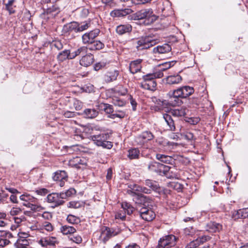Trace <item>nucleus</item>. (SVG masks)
<instances>
[{
  "mask_svg": "<svg viewBox=\"0 0 248 248\" xmlns=\"http://www.w3.org/2000/svg\"><path fill=\"white\" fill-rule=\"evenodd\" d=\"M141 59H137L131 62L129 64V70L130 72L134 74L140 71L141 68Z\"/></svg>",
  "mask_w": 248,
  "mask_h": 248,
  "instance_id": "f3484780",
  "label": "nucleus"
},
{
  "mask_svg": "<svg viewBox=\"0 0 248 248\" xmlns=\"http://www.w3.org/2000/svg\"><path fill=\"white\" fill-rule=\"evenodd\" d=\"M132 30V27L129 24L120 25L117 27L116 31L117 33L122 35L129 32Z\"/></svg>",
  "mask_w": 248,
  "mask_h": 248,
  "instance_id": "b1692460",
  "label": "nucleus"
},
{
  "mask_svg": "<svg viewBox=\"0 0 248 248\" xmlns=\"http://www.w3.org/2000/svg\"><path fill=\"white\" fill-rule=\"evenodd\" d=\"M76 193V190L73 188H70L67 190H66L65 192H61V198H62V200H63L66 199L68 197L75 195Z\"/></svg>",
  "mask_w": 248,
  "mask_h": 248,
  "instance_id": "58836bf2",
  "label": "nucleus"
},
{
  "mask_svg": "<svg viewBox=\"0 0 248 248\" xmlns=\"http://www.w3.org/2000/svg\"><path fill=\"white\" fill-rule=\"evenodd\" d=\"M163 118L169 127V130L171 131H175L176 130L174 120H173L171 116L168 114L165 113L163 114Z\"/></svg>",
  "mask_w": 248,
  "mask_h": 248,
  "instance_id": "412c9836",
  "label": "nucleus"
},
{
  "mask_svg": "<svg viewBox=\"0 0 248 248\" xmlns=\"http://www.w3.org/2000/svg\"><path fill=\"white\" fill-rule=\"evenodd\" d=\"M129 100L130 104L132 106L133 110L134 111H135L136 110V107L137 105L136 100L134 99H133V98L131 96H130Z\"/></svg>",
  "mask_w": 248,
  "mask_h": 248,
  "instance_id": "774afa93",
  "label": "nucleus"
},
{
  "mask_svg": "<svg viewBox=\"0 0 248 248\" xmlns=\"http://www.w3.org/2000/svg\"><path fill=\"white\" fill-rule=\"evenodd\" d=\"M94 61L93 55L90 53H87V52L82 56L79 60V63L83 66L88 67L93 63Z\"/></svg>",
  "mask_w": 248,
  "mask_h": 248,
  "instance_id": "2eb2a0df",
  "label": "nucleus"
},
{
  "mask_svg": "<svg viewBox=\"0 0 248 248\" xmlns=\"http://www.w3.org/2000/svg\"><path fill=\"white\" fill-rule=\"evenodd\" d=\"M46 240V242L48 246H54L56 244L58 243V242L56 240V238L54 237H45Z\"/></svg>",
  "mask_w": 248,
  "mask_h": 248,
  "instance_id": "3c124183",
  "label": "nucleus"
},
{
  "mask_svg": "<svg viewBox=\"0 0 248 248\" xmlns=\"http://www.w3.org/2000/svg\"><path fill=\"white\" fill-rule=\"evenodd\" d=\"M171 50V46L168 44H164L161 46H158L153 48L154 53L164 54L170 52Z\"/></svg>",
  "mask_w": 248,
  "mask_h": 248,
  "instance_id": "a211bd4d",
  "label": "nucleus"
},
{
  "mask_svg": "<svg viewBox=\"0 0 248 248\" xmlns=\"http://www.w3.org/2000/svg\"><path fill=\"white\" fill-rule=\"evenodd\" d=\"M154 138L153 134L150 131H144L135 138V142L139 145H142Z\"/></svg>",
  "mask_w": 248,
  "mask_h": 248,
  "instance_id": "f8f14e48",
  "label": "nucleus"
},
{
  "mask_svg": "<svg viewBox=\"0 0 248 248\" xmlns=\"http://www.w3.org/2000/svg\"><path fill=\"white\" fill-rule=\"evenodd\" d=\"M177 237L174 235H166L161 238L158 241V248H170L176 244Z\"/></svg>",
  "mask_w": 248,
  "mask_h": 248,
  "instance_id": "0eeeda50",
  "label": "nucleus"
},
{
  "mask_svg": "<svg viewBox=\"0 0 248 248\" xmlns=\"http://www.w3.org/2000/svg\"><path fill=\"white\" fill-rule=\"evenodd\" d=\"M232 217L234 220L248 217V208H243L237 211H234L232 214Z\"/></svg>",
  "mask_w": 248,
  "mask_h": 248,
  "instance_id": "dca6fc26",
  "label": "nucleus"
},
{
  "mask_svg": "<svg viewBox=\"0 0 248 248\" xmlns=\"http://www.w3.org/2000/svg\"><path fill=\"white\" fill-rule=\"evenodd\" d=\"M67 177V173L65 171H57L55 172L53 176V179L55 181H58L62 180H66Z\"/></svg>",
  "mask_w": 248,
  "mask_h": 248,
  "instance_id": "473e14b6",
  "label": "nucleus"
},
{
  "mask_svg": "<svg viewBox=\"0 0 248 248\" xmlns=\"http://www.w3.org/2000/svg\"><path fill=\"white\" fill-rule=\"evenodd\" d=\"M29 241L24 238H19L17 239L15 245L16 248H26L29 245Z\"/></svg>",
  "mask_w": 248,
  "mask_h": 248,
  "instance_id": "f704fd0d",
  "label": "nucleus"
},
{
  "mask_svg": "<svg viewBox=\"0 0 248 248\" xmlns=\"http://www.w3.org/2000/svg\"><path fill=\"white\" fill-rule=\"evenodd\" d=\"M155 77L153 74H148L143 76V81H146L147 80H155Z\"/></svg>",
  "mask_w": 248,
  "mask_h": 248,
  "instance_id": "680f3d73",
  "label": "nucleus"
},
{
  "mask_svg": "<svg viewBox=\"0 0 248 248\" xmlns=\"http://www.w3.org/2000/svg\"><path fill=\"white\" fill-rule=\"evenodd\" d=\"M120 232L119 229L110 228L108 227H104L102 229L101 236L103 237L104 242H106L111 237L114 236Z\"/></svg>",
  "mask_w": 248,
  "mask_h": 248,
  "instance_id": "9d476101",
  "label": "nucleus"
},
{
  "mask_svg": "<svg viewBox=\"0 0 248 248\" xmlns=\"http://www.w3.org/2000/svg\"><path fill=\"white\" fill-rule=\"evenodd\" d=\"M167 95L168 97L167 105L176 106L182 104V101L181 98H183L181 87L176 90L170 91Z\"/></svg>",
  "mask_w": 248,
  "mask_h": 248,
  "instance_id": "20e7f679",
  "label": "nucleus"
},
{
  "mask_svg": "<svg viewBox=\"0 0 248 248\" xmlns=\"http://www.w3.org/2000/svg\"><path fill=\"white\" fill-rule=\"evenodd\" d=\"M110 135L108 133H101L98 135H94L91 136L94 143L98 146H102L104 148L111 149L112 146L111 142L108 141Z\"/></svg>",
  "mask_w": 248,
  "mask_h": 248,
  "instance_id": "7ed1b4c3",
  "label": "nucleus"
},
{
  "mask_svg": "<svg viewBox=\"0 0 248 248\" xmlns=\"http://www.w3.org/2000/svg\"><path fill=\"white\" fill-rule=\"evenodd\" d=\"M78 22L73 21L64 25L62 28L64 32H78Z\"/></svg>",
  "mask_w": 248,
  "mask_h": 248,
  "instance_id": "6ab92c4d",
  "label": "nucleus"
},
{
  "mask_svg": "<svg viewBox=\"0 0 248 248\" xmlns=\"http://www.w3.org/2000/svg\"><path fill=\"white\" fill-rule=\"evenodd\" d=\"M10 243V241L6 239H0V247L3 248Z\"/></svg>",
  "mask_w": 248,
  "mask_h": 248,
  "instance_id": "338daca9",
  "label": "nucleus"
},
{
  "mask_svg": "<svg viewBox=\"0 0 248 248\" xmlns=\"http://www.w3.org/2000/svg\"><path fill=\"white\" fill-rule=\"evenodd\" d=\"M135 19L141 20L144 19V24L150 25L155 21L158 16L154 14L153 11L151 8L144 9L137 12L134 14Z\"/></svg>",
  "mask_w": 248,
  "mask_h": 248,
  "instance_id": "f03ea898",
  "label": "nucleus"
},
{
  "mask_svg": "<svg viewBox=\"0 0 248 248\" xmlns=\"http://www.w3.org/2000/svg\"><path fill=\"white\" fill-rule=\"evenodd\" d=\"M103 3L111 8L117 5V0H101Z\"/></svg>",
  "mask_w": 248,
  "mask_h": 248,
  "instance_id": "09e8293b",
  "label": "nucleus"
},
{
  "mask_svg": "<svg viewBox=\"0 0 248 248\" xmlns=\"http://www.w3.org/2000/svg\"><path fill=\"white\" fill-rule=\"evenodd\" d=\"M156 43L157 41L151 36H142L138 39L136 47L138 50H142L150 48Z\"/></svg>",
  "mask_w": 248,
  "mask_h": 248,
  "instance_id": "39448f33",
  "label": "nucleus"
},
{
  "mask_svg": "<svg viewBox=\"0 0 248 248\" xmlns=\"http://www.w3.org/2000/svg\"><path fill=\"white\" fill-rule=\"evenodd\" d=\"M47 199L48 202L54 204V207L62 205L64 202V201L61 198V193H52L49 194L47 196Z\"/></svg>",
  "mask_w": 248,
  "mask_h": 248,
  "instance_id": "ddd939ff",
  "label": "nucleus"
},
{
  "mask_svg": "<svg viewBox=\"0 0 248 248\" xmlns=\"http://www.w3.org/2000/svg\"><path fill=\"white\" fill-rule=\"evenodd\" d=\"M141 186L135 184H130L128 186L130 189L127 190V192L128 194L134 196L136 195L140 196L137 193L140 192Z\"/></svg>",
  "mask_w": 248,
  "mask_h": 248,
  "instance_id": "a878e982",
  "label": "nucleus"
},
{
  "mask_svg": "<svg viewBox=\"0 0 248 248\" xmlns=\"http://www.w3.org/2000/svg\"><path fill=\"white\" fill-rule=\"evenodd\" d=\"M183 138L188 141H193L196 140V138L194 136L193 134L190 132H186L182 135Z\"/></svg>",
  "mask_w": 248,
  "mask_h": 248,
  "instance_id": "de8ad7c7",
  "label": "nucleus"
},
{
  "mask_svg": "<svg viewBox=\"0 0 248 248\" xmlns=\"http://www.w3.org/2000/svg\"><path fill=\"white\" fill-rule=\"evenodd\" d=\"M158 66L160 68V69L163 72L167 70L168 69L171 67V62H167L162 64H159Z\"/></svg>",
  "mask_w": 248,
  "mask_h": 248,
  "instance_id": "6e6d98bb",
  "label": "nucleus"
},
{
  "mask_svg": "<svg viewBox=\"0 0 248 248\" xmlns=\"http://www.w3.org/2000/svg\"><path fill=\"white\" fill-rule=\"evenodd\" d=\"M90 25V23L87 22H83L79 23L78 22V32L83 31L85 30H87Z\"/></svg>",
  "mask_w": 248,
  "mask_h": 248,
  "instance_id": "49530a36",
  "label": "nucleus"
},
{
  "mask_svg": "<svg viewBox=\"0 0 248 248\" xmlns=\"http://www.w3.org/2000/svg\"><path fill=\"white\" fill-rule=\"evenodd\" d=\"M42 227L48 232H51L53 230L52 224L49 222L45 221L44 222Z\"/></svg>",
  "mask_w": 248,
  "mask_h": 248,
  "instance_id": "13d9d810",
  "label": "nucleus"
},
{
  "mask_svg": "<svg viewBox=\"0 0 248 248\" xmlns=\"http://www.w3.org/2000/svg\"><path fill=\"white\" fill-rule=\"evenodd\" d=\"M182 80V77L179 75L169 76L166 78V83L169 84H178L180 83Z\"/></svg>",
  "mask_w": 248,
  "mask_h": 248,
  "instance_id": "bb28decb",
  "label": "nucleus"
},
{
  "mask_svg": "<svg viewBox=\"0 0 248 248\" xmlns=\"http://www.w3.org/2000/svg\"><path fill=\"white\" fill-rule=\"evenodd\" d=\"M84 203L80 201H71L68 202L67 207L69 208H78L83 206Z\"/></svg>",
  "mask_w": 248,
  "mask_h": 248,
  "instance_id": "37998d69",
  "label": "nucleus"
},
{
  "mask_svg": "<svg viewBox=\"0 0 248 248\" xmlns=\"http://www.w3.org/2000/svg\"><path fill=\"white\" fill-rule=\"evenodd\" d=\"M100 32V31L99 29H96L85 33L82 36V43L86 45V46H88L89 47L95 40V38L99 35Z\"/></svg>",
  "mask_w": 248,
  "mask_h": 248,
  "instance_id": "1a4fd4ad",
  "label": "nucleus"
},
{
  "mask_svg": "<svg viewBox=\"0 0 248 248\" xmlns=\"http://www.w3.org/2000/svg\"><path fill=\"white\" fill-rule=\"evenodd\" d=\"M60 11V9L58 7L55 6H53L52 7H49L47 8L46 11H44V12L43 14H42V16H43V15H46L48 16V18H50L51 17L56 16L59 14Z\"/></svg>",
  "mask_w": 248,
  "mask_h": 248,
  "instance_id": "4be33fe9",
  "label": "nucleus"
},
{
  "mask_svg": "<svg viewBox=\"0 0 248 248\" xmlns=\"http://www.w3.org/2000/svg\"><path fill=\"white\" fill-rule=\"evenodd\" d=\"M70 239L77 244H80L82 241L81 237L79 235H72Z\"/></svg>",
  "mask_w": 248,
  "mask_h": 248,
  "instance_id": "5fc2aeb1",
  "label": "nucleus"
},
{
  "mask_svg": "<svg viewBox=\"0 0 248 248\" xmlns=\"http://www.w3.org/2000/svg\"><path fill=\"white\" fill-rule=\"evenodd\" d=\"M140 217L147 221L153 220L155 217V214L151 207L144 204L140 205L137 208Z\"/></svg>",
  "mask_w": 248,
  "mask_h": 248,
  "instance_id": "423d86ee",
  "label": "nucleus"
},
{
  "mask_svg": "<svg viewBox=\"0 0 248 248\" xmlns=\"http://www.w3.org/2000/svg\"><path fill=\"white\" fill-rule=\"evenodd\" d=\"M182 98H185L191 95L194 92L193 88L186 86L181 87Z\"/></svg>",
  "mask_w": 248,
  "mask_h": 248,
  "instance_id": "2f4dec72",
  "label": "nucleus"
},
{
  "mask_svg": "<svg viewBox=\"0 0 248 248\" xmlns=\"http://www.w3.org/2000/svg\"><path fill=\"white\" fill-rule=\"evenodd\" d=\"M52 46L57 48L58 50H61L63 47V45L60 40H56L53 41L52 44Z\"/></svg>",
  "mask_w": 248,
  "mask_h": 248,
  "instance_id": "603ef678",
  "label": "nucleus"
},
{
  "mask_svg": "<svg viewBox=\"0 0 248 248\" xmlns=\"http://www.w3.org/2000/svg\"><path fill=\"white\" fill-rule=\"evenodd\" d=\"M69 164L72 167L83 169L87 166V160L83 157L76 156L69 160Z\"/></svg>",
  "mask_w": 248,
  "mask_h": 248,
  "instance_id": "9b49d317",
  "label": "nucleus"
},
{
  "mask_svg": "<svg viewBox=\"0 0 248 248\" xmlns=\"http://www.w3.org/2000/svg\"><path fill=\"white\" fill-rule=\"evenodd\" d=\"M122 206L128 215L132 214L134 210V208L127 203H123Z\"/></svg>",
  "mask_w": 248,
  "mask_h": 248,
  "instance_id": "a18cd8bd",
  "label": "nucleus"
},
{
  "mask_svg": "<svg viewBox=\"0 0 248 248\" xmlns=\"http://www.w3.org/2000/svg\"><path fill=\"white\" fill-rule=\"evenodd\" d=\"M19 198L21 201L25 202L24 203L33 202L35 201V198L33 196L27 193L21 195Z\"/></svg>",
  "mask_w": 248,
  "mask_h": 248,
  "instance_id": "a19ab883",
  "label": "nucleus"
},
{
  "mask_svg": "<svg viewBox=\"0 0 248 248\" xmlns=\"http://www.w3.org/2000/svg\"><path fill=\"white\" fill-rule=\"evenodd\" d=\"M84 116L88 119H93L98 115V111L94 108H86L83 113Z\"/></svg>",
  "mask_w": 248,
  "mask_h": 248,
  "instance_id": "393cba45",
  "label": "nucleus"
},
{
  "mask_svg": "<svg viewBox=\"0 0 248 248\" xmlns=\"http://www.w3.org/2000/svg\"><path fill=\"white\" fill-rule=\"evenodd\" d=\"M222 225L215 222H210L207 225L208 231L211 232H219L222 229Z\"/></svg>",
  "mask_w": 248,
  "mask_h": 248,
  "instance_id": "c85d7f7f",
  "label": "nucleus"
},
{
  "mask_svg": "<svg viewBox=\"0 0 248 248\" xmlns=\"http://www.w3.org/2000/svg\"><path fill=\"white\" fill-rule=\"evenodd\" d=\"M199 246V243H198L196 239L191 242L189 244L187 245L186 248H196Z\"/></svg>",
  "mask_w": 248,
  "mask_h": 248,
  "instance_id": "e2e57ef3",
  "label": "nucleus"
},
{
  "mask_svg": "<svg viewBox=\"0 0 248 248\" xmlns=\"http://www.w3.org/2000/svg\"><path fill=\"white\" fill-rule=\"evenodd\" d=\"M15 0H10L8 3L5 4V9L7 10L9 14H12L15 13L16 6L14 5Z\"/></svg>",
  "mask_w": 248,
  "mask_h": 248,
  "instance_id": "4c0bfd02",
  "label": "nucleus"
},
{
  "mask_svg": "<svg viewBox=\"0 0 248 248\" xmlns=\"http://www.w3.org/2000/svg\"><path fill=\"white\" fill-rule=\"evenodd\" d=\"M48 192V190L46 188H41V189H40L38 190H36L35 191V192L37 194L40 195L42 196H44V195H46V194H47Z\"/></svg>",
  "mask_w": 248,
  "mask_h": 248,
  "instance_id": "69168bd1",
  "label": "nucleus"
},
{
  "mask_svg": "<svg viewBox=\"0 0 248 248\" xmlns=\"http://www.w3.org/2000/svg\"><path fill=\"white\" fill-rule=\"evenodd\" d=\"M148 169L151 171L156 172L161 176H165L168 178H173L176 176L175 174H170V167L155 161L150 162L148 164Z\"/></svg>",
  "mask_w": 248,
  "mask_h": 248,
  "instance_id": "f257e3e1",
  "label": "nucleus"
},
{
  "mask_svg": "<svg viewBox=\"0 0 248 248\" xmlns=\"http://www.w3.org/2000/svg\"><path fill=\"white\" fill-rule=\"evenodd\" d=\"M119 75V72L117 70H113L107 72L104 75V80L107 83L116 80Z\"/></svg>",
  "mask_w": 248,
  "mask_h": 248,
  "instance_id": "aec40b11",
  "label": "nucleus"
},
{
  "mask_svg": "<svg viewBox=\"0 0 248 248\" xmlns=\"http://www.w3.org/2000/svg\"><path fill=\"white\" fill-rule=\"evenodd\" d=\"M145 185L150 188V189L155 191H158L160 189L159 185L157 182L150 179H146L144 182Z\"/></svg>",
  "mask_w": 248,
  "mask_h": 248,
  "instance_id": "cd10ccee",
  "label": "nucleus"
},
{
  "mask_svg": "<svg viewBox=\"0 0 248 248\" xmlns=\"http://www.w3.org/2000/svg\"><path fill=\"white\" fill-rule=\"evenodd\" d=\"M96 106L100 110H103L107 114H109V117L110 118L114 119L116 117L123 118L124 117V112H121L120 114H112L114 111V108L111 105L107 103H100Z\"/></svg>",
  "mask_w": 248,
  "mask_h": 248,
  "instance_id": "6e6552de",
  "label": "nucleus"
},
{
  "mask_svg": "<svg viewBox=\"0 0 248 248\" xmlns=\"http://www.w3.org/2000/svg\"><path fill=\"white\" fill-rule=\"evenodd\" d=\"M156 83L155 80H147L140 83V87L144 89L154 91L155 89Z\"/></svg>",
  "mask_w": 248,
  "mask_h": 248,
  "instance_id": "5701e85b",
  "label": "nucleus"
},
{
  "mask_svg": "<svg viewBox=\"0 0 248 248\" xmlns=\"http://www.w3.org/2000/svg\"><path fill=\"white\" fill-rule=\"evenodd\" d=\"M106 63L104 62H99L96 63L94 66V69L95 71H98L102 68L105 67Z\"/></svg>",
  "mask_w": 248,
  "mask_h": 248,
  "instance_id": "0e129e2a",
  "label": "nucleus"
},
{
  "mask_svg": "<svg viewBox=\"0 0 248 248\" xmlns=\"http://www.w3.org/2000/svg\"><path fill=\"white\" fill-rule=\"evenodd\" d=\"M112 103L115 106H117L119 107L123 106L125 104L124 101L118 98H113L112 100Z\"/></svg>",
  "mask_w": 248,
  "mask_h": 248,
  "instance_id": "052dcab7",
  "label": "nucleus"
},
{
  "mask_svg": "<svg viewBox=\"0 0 248 248\" xmlns=\"http://www.w3.org/2000/svg\"><path fill=\"white\" fill-rule=\"evenodd\" d=\"M22 210L20 208L13 207L11 209L10 213L11 216H14L20 214Z\"/></svg>",
  "mask_w": 248,
  "mask_h": 248,
  "instance_id": "4d7b16f0",
  "label": "nucleus"
},
{
  "mask_svg": "<svg viewBox=\"0 0 248 248\" xmlns=\"http://www.w3.org/2000/svg\"><path fill=\"white\" fill-rule=\"evenodd\" d=\"M31 202L28 203H23V205L28 208H30L31 210L35 212L40 211L43 209L41 206L32 204Z\"/></svg>",
  "mask_w": 248,
  "mask_h": 248,
  "instance_id": "79ce46f5",
  "label": "nucleus"
},
{
  "mask_svg": "<svg viewBox=\"0 0 248 248\" xmlns=\"http://www.w3.org/2000/svg\"><path fill=\"white\" fill-rule=\"evenodd\" d=\"M67 220L70 223L77 224L79 222V219L75 216L69 215L67 217Z\"/></svg>",
  "mask_w": 248,
  "mask_h": 248,
  "instance_id": "8fccbe9b",
  "label": "nucleus"
},
{
  "mask_svg": "<svg viewBox=\"0 0 248 248\" xmlns=\"http://www.w3.org/2000/svg\"><path fill=\"white\" fill-rule=\"evenodd\" d=\"M73 105L76 110H79L81 109L82 104V102L78 100L74 99L73 101Z\"/></svg>",
  "mask_w": 248,
  "mask_h": 248,
  "instance_id": "bf43d9fd",
  "label": "nucleus"
},
{
  "mask_svg": "<svg viewBox=\"0 0 248 248\" xmlns=\"http://www.w3.org/2000/svg\"><path fill=\"white\" fill-rule=\"evenodd\" d=\"M104 47V44L99 40H94L88 47L90 50H100Z\"/></svg>",
  "mask_w": 248,
  "mask_h": 248,
  "instance_id": "7c9ffc66",
  "label": "nucleus"
},
{
  "mask_svg": "<svg viewBox=\"0 0 248 248\" xmlns=\"http://www.w3.org/2000/svg\"><path fill=\"white\" fill-rule=\"evenodd\" d=\"M132 12V9L129 8L116 9L110 12V15L113 17H121L129 15Z\"/></svg>",
  "mask_w": 248,
  "mask_h": 248,
  "instance_id": "4468645a",
  "label": "nucleus"
},
{
  "mask_svg": "<svg viewBox=\"0 0 248 248\" xmlns=\"http://www.w3.org/2000/svg\"><path fill=\"white\" fill-rule=\"evenodd\" d=\"M61 231L63 234L67 235L74 233L76 232V230L73 227L65 225L61 227Z\"/></svg>",
  "mask_w": 248,
  "mask_h": 248,
  "instance_id": "e433bc0d",
  "label": "nucleus"
},
{
  "mask_svg": "<svg viewBox=\"0 0 248 248\" xmlns=\"http://www.w3.org/2000/svg\"><path fill=\"white\" fill-rule=\"evenodd\" d=\"M211 237L208 235H204L202 237H199L196 239L198 243H199V245L204 243V242L209 240Z\"/></svg>",
  "mask_w": 248,
  "mask_h": 248,
  "instance_id": "864d4df0",
  "label": "nucleus"
},
{
  "mask_svg": "<svg viewBox=\"0 0 248 248\" xmlns=\"http://www.w3.org/2000/svg\"><path fill=\"white\" fill-rule=\"evenodd\" d=\"M88 51V47L85 46H82L79 47L78 48L77 50L74 51V52L75 53V55L76 56H79V55H82L83 56L84 54H85Z\"/></svg>",
  "mask_w": 248,
  "mask_h": 248,
  "instance_id": "c03bdc74",
  "label": "nucleus"
},
{
  "mask_svg": "<svg viewBox=\"0 0 248 248\" xmlns=\"http://www.w3.org/2000/svg\"><path fill=\"white\" fill-rule=\"evenodd\" d=\"M69 50L65 49L60 52L57 55V59L60 62H63L64 61L68 59Z\"/></svg>",
  "mask_w": 248,
  "mask_h": 248,
  "instance_id": "ea45409f",
  "label": "nucleus"
},
{
  "mask_svg": "<svg viewBox=\"0 0 248 248\" xmlns=\"http://www.w3.org/2000/svg\"><path fill=\"white\" fill-rule=\"evenodd\" d=\"M156 158L166 164H171L173 161V158L171 156L163 154H157Z\"/></svg>",
  "mask_w": 248,
  "mask_h": 248,
  "instance_id": "c756f323",
  "label": "nucleus"
},
{
  "mask_svg": "<svg viewBox=\"0 0 248 248\" xmlns=\"http://www.w3.org/2000/svg\"><path fill=\"white\" fill-rule=\"evenodd\" d=\"M187 109L185 108L171 109L170 113L174 117H182L186 114Z\"/></svg>",
  "mask_w": 248,
  "mask_h": 248,
  "instance_id": "72a5a7b5",
  "label": "nucleus"
},
{
  "mask_svg": "<svg viewBox=\"0 0 248 248\" xmlns=\"http://www.w3.org/2000/svg\"><path fill=\"white\" fill-rule=\"evenodd\" d=\"M140 154V151L137 148H131L128 150V157L130 159H138Z\"/></svg>",
  "mask_w": 248,
  "mask_h": 248,
  "instance_id": "c9c22d12",
  "label": "nucleus"
}]
</instances>
